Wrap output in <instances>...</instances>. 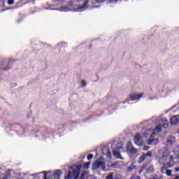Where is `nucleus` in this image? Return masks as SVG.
<instances>
[{
  "label": "nucleus",
  "mask_w": 179,
  "mask_h": 179,
  "mask_svg": "<svg viewBox=\"0 0 179 179\" xmlns=\"http://www.w3.org/2000/svg\"><path fill=\"white\" fill-rule=\"evenodd\" d=\"M80 174V166H73L70 169L67 176L64 177V179H96L93 176L89 175V173L85 171L81 176Z\"/></svg>",
  "instance_id": "obj_1"
},
{
  "label": "nucleus",
  "mask_w": 179,
  "mask_h": 179,
  "mask_svg": "<svg viewBox=\"0 0 179 179\" xmlns=\"http://www.w3.org/2000/svg\"><path fill=\"white\" fill-rule=\"evenodd\" d=\"M162 128H167L169 127V120L166 117L162 118L160 120L159 124L157 125L155 129H147L143 134V138L144 139H150V138H155L159 132H162Z\"/></svg>",
  "instance_id": "obj_2"
},
{
  "label": "nucleus",
  "mask_w": 179,
  "mask_h": 179,
  "mask_svg": "<svg viewBox=\"0 0 179 179\" xmlns=\"http://www.w3.org/2000/svg\"><path fill=\"white\" fill-rule=\"evenodd\" d=\"M44 179H59L62 176V171L61 170H56L54 172H43Z\"/></svg>",
  "instance_id": "obj_3"
},
{
  "label": "nucleus",
  "mask_w": 179,
  "mask_h": 179,
  "mask_svg": "<svg viewBox=\"0 0 179 179\" xmlns=\"http://www.w3.org/2000/svg\"><path fill=\"white\" fill-rule=\"evenodd\" d=\"M112 148L113 149V155L115 156V157H117V159H121V151L122 150V143H118L117 145H113Z\"/></svg>",
  "instance_id": "obj_4"
},
{
  "label": "nucleus",
  "mask_w": 179,
  "mask_h": 179,
  "mask_svg": "<svg viewBox=\"0 0 179 179\" xmlns=\"http://www.w3.org/2000/svg\"><path fill=\"white\" fill-rule=\"evenodd\" d=\"M102 169V170H104L106 169V164L103 161L98 160L93 163L92 164V170H97V169Z\"/></svg>",
  "instance_id": "obj_5"
},
{
  "label": "nucleus",
  "mask_w": 179,
  "mask_h": 179,
  "mask_svg": "<svg viewBox=\"0 0 179 179\" xmlns=\"http://www.w3.org/2000/svg\"><path fill=\"white\" fill-rule=\"evenodd\" d=\"M143 142H145V138L143 136L139 134H136L134 137V143L137 146H142L143 145Z\"/></svg>",
  "instance_id": "obj_6"
},
{
  "label": "nucleus",
  "mask_w": 179,
  "mask_h": 179,
  "mask_svg": "<svg viewBox=\"0 0 179 179\" xmlns=\"http://www.w3.org/2000/svg\"><path fill=\"white\" fill-rule=\"evenodd\" d=\"M170 155V151L169 150H166L164 154H163V156L162 157H161L159 159V162L161 163H163V162H166L167 160H169V155Z\"/></svg>",
  "instance_id": "obj_7"
},
{
  "label": "nucleus",
  "mask_w": 179,
  "mask_h": 179,
  "mask_svg": "<svg viewBox=\"0 0 179 179\" xmlns=\"http://www.w3.org/2000/svg\"><path fill=\"white\" fill-rule=\"evenodd\" d=\"M102 154L109 159L111 158V152H110V148L108 147H104L102 149Z\"/></svg>",
  "instance_id": "obj_8"
},
{
  "label": "nucleus",
  "mask_w": 179,
  "mask_h": 179,
  "mask_svg": "<svg viewBox=\"0 0 179 179\" xmlns=\"http://www.w3.org/2000/svg\"><path fill=\"white\" fill-rule=\"evenodd\" d=\"M143 97V94H138V93H133L130 95L131 100H138L139 99H142Z\"/></svg>",
  "instance_id": "obj_9"
},
{
  "label": "nucleus",
  "mask_w": 179,
  "mask_h": 179,
  "mask_svg": "<svg viewBox=\"0 0 179 179\" xmlns=\"http://www.w3.org/2000/svg\"><path fill=\"white\" fill-rule=\"evenodd\" d=\"M170 159L171 160L169 163L164 164V166L161 169L162 173H164V170H167V169H170V167L173 166V163H171V162L173 161V157L171 156Z\"/></svg>",
  "instance_id": "obj_10"
},
{
  "label": "nucleus",
  "mask_w": 179,
  "mask_h": 179,
  "mask_svg": "<svg viewBox=\"0 0 179 179\" xmlns=\"http://www.w3.org/2000/svg\"><path fill=\"white\" fill-rule=\"evenodd\" d=\"M170 122L171 125H177L179 122V115L172 117L170 120Z\"/></svg>",
  "instance_id": "obj_11"
},
{
  "label": "nucleus",
  "mask_w": 179,
  "mask_h": 179,
  "mask_svg": "<svg viewBox=\"0 0 179 179\" xmlns=\"http://www.w3.org/2000/svg\"><path fill=\"white\" fill-rule=\"evenodd\" d=\"M157 143H159V140H157V138H149L146 141V144L147 145H157Z\"/></svg>",
  "instance_id": "obj_12"
},
{
  "label": "nucleus",
  "mask_w": 179,
  "mask_h": 179,
  "mask_svg": "<svg viewBox=\"0 0 179 179\" xmlns=\"http://www.w3.org/2000/svg\"><path fill=\"white\" fill-rule=\"evenodd\" d=\"M127 150L129 153H136V149L134 148L131 143H129L127 146Z\"/></svg>",
  "instance_id": "obj_13"
},
{
  "label": "nucleus",
  "mask_w": 179,
  "mask_h": 179,
  "mask_svg": "<svg viewBox=\"0 0 179 179\" xmlns=\"http://www.w3.org/2000/svg\"><path fill=\"white\" fill-rule=\"evenodd\" d=\"M87 8V1L83 6L78 7L77 9L74 10V12H83V10H85Z\"/></svg>",
  "instance_id": "obj_14"
},
{
  "label": "nucleus",
  "mask_w": 179,
  "mask_h": 179,
  "mask_svg": "<svg viewBox=\"0 0 179 179\" xmlns=\"http://www.w3.org/2000/svg\"><path fill=\"white\" fill-rule=\"evenodd\" d=\"M176 141V138L173 136H171L167 140V145H171V143H173V142Z\"/></svg>",
  "instance_id": "obj_15"
},
{
  "label": "nucleus",
  "mask_w": 179,
  "mask_h": 179,
  "mask_svg": "<svg viewBox=\"0 0 179 179\" xmlns=\"http://www.w3.org/2000/svg\"><path fill=\"white\" fill-rule=\"evenodd\" d=\"M145 159H146V155L144 154L139 158L138 163H143Z\"/></svg>",
  "instance_id": "obj_16"
},
{
  "label": "nucleus",
  "mask_w": 179,
  "mask_h": 179,
  "mask_svg": "<svg viewBox=\"0 0 179 179\" xmlns=\"http://www.w3.org/2000/svg\"><path fill=\"white\" fill-rule=\"evenodd\" d=\"M135 169V165L132 164L130 166L127 168V171H132Z\"/></svg>",
  "instance_id": "obj_17"
},
{
  "label": "nucleus",
  "mask_w": 179,
  "mask_h": 179,
  "mask_svg": "<svg viewBox=\"0 0 179 179\" xmlns=\"http://www.w3.org/2000/svg\"><path fill=\"white\" fill-rule=\"evenodd\" d=\"M90 167V162H87L83 165L84 169H89Z\"/></svg>",
  "instance_id": "obj_18"
},
{
  "label": "nucleus",
  "mask_w": 179,
  "mask_h": 179,
  "mask_svg": "<svg viewBox=\"0 0 179 179\" xmlns=\"http://www.w3.org/2000/svg\"><path fill=\"white\" fill-rule=\"evenodd\" d=\"M155 170V169L153 168V166H150L148 169V171L149 173H151L152 171H153Z\"/></svg>",
  "instance_id": "obj_19"
},
{
  "label": "nucleus",
  "mask_w": 179,
  "mask_h": 179,
  "mask_svg": "<svg viewBox=\"0 0 179 179\" xmlns=\"http://www.w3.org/2000/svg\"><path fill=\"white\" fill-rule=\"evenodd\" d=\"M166 176H171V170H166Z\"/></svg>",
  "instance_id": "obj_20"
},
{
  "label": "nucleus",
  "mask_w": 179,
  "mask_h": 179,
  "mask_svg": "<svg viewBox=\"0 0 179 179\" xmlns=\"http://www.w3.org/2000/svg\"><path fill=\"white\" fill-rule=\"evenodd\" d=\"M92 159H93V155L90 154V155L87 156V160H92Z\"/></svg>",
  "instance_id": "obj_21"
},
{
  "label": "nucleus",
  "mask_w": 179,
  "mask_h": 179,
  "mask_svg": "<svg viewBox=\"0 0 179 179\" xmlns=\"http://www.w3.org/2000/svg\"><path fill=\"white\" fill-rule=\"evenodd\" d=\"M15 1L13 0H8V5H13Z\"/></svg>",
  "instance_id": "obj_22"
},
{
  "label": "nucleus",
  "mask_w": 179,
  "mask_h": 179,
  "mask_svg": "<svg viewBox=\"0 0 179 179\" xmlns=\"http://www.w3.org/2000/svg\"><path fill=\"white\" fill-rule=\"evenodd\" d=\"M145 155L146 157L147 156H148L149 157H152V152H148L147 154H144Z\"/></svg>",
  "instance_id": "obj_23"
},
{
  "label": "nucleus",
  "mask_w": 179,
  "mask_h": 179,
  "mask_svg": "<svg viewBox=\"0 0 179 179\" xmlns=\"http://www.w3.org/2000/svg\"><path fill=\"white\" fill-rule=\"evenodd\" d=\"M81 85H82V86H83V87H86V81L82 80L81 81Z\"/></svg>",
  "instance_id": "obj_24"
},
{
  "label": "nucleus",
  "mask_w": 179,
  "mask_h": 179,
  "mask_svg": "<svg viewBox=\"0 0 179 179\" xmlns=\"http://www.w3.org/2000/svg\"><path fill=\"white\" fill-rule=\"evenodd\" d=\"M61 10H62L63 12H69V10H68V8L66 7L63 8Z\"/></svg>",
  "instance_id": "obj_25"
},
{
  "label": "nucleus",
  "mask_w": 179,
  "mask_h": 179,
  "mask_svg": "<svg viewBox=\"0 0 179 179\" xmlns=\"http://www.w3.org/2000/svg\"><path fill=\"white\" fill-rule=\"evenodd\" d=\"M106 179H113V173L109 174L107 177Z\"/></svg>",
  "instance_id": "obj_26"
},
{
  "label": "nucleus",
  "mask_w": 179,
  "mask_h": 179,
  "mask_svg": "<svg viewBox=\"0 0 179 179\" xmlns=\"http://www.w3.org/2000/svg\"><path fill=\"white\" fill-rule=\"evenodd\" d=\"M131 179H141L140 176H133Z\"/></svg>",
  "instance_id": "obj_27"
},
{
  "label": "nucleus",
  "mask_w": 179,
  "mask_h": 179,
  "mask_svg": "<svg viewBox=\"0 0 179 179\" xmlns=\"http://www.w3.org/2000/svg\"><path fill=\"white\" fill-rule=\"evenodd\" d=\"M149 149H150V148H149V146H145V147L143 148V150L146 151V150H149Z\"/></svg>",
  "instance_id": "obj_28"
},
{
  "label": "nucleus",
  "mask_w": 179,
  "mask_h": 179,
  "mask_svg": "<svg viewBox=\"0 0 179 179\" xmlns=\"http://www.w3.org/2000/svg\"><path fill=\"white\" fill-rule=\"evenodd\" d=\"M35 179H40L39 173H36L34 175Z\"/></svg>",
  "instance_id": "obj_29"
},
{
  "label": "nucleus",
  "mask_w": 179,
  "mask_h": 179,
  "mask_svg": "<svg viewBox=\"0 0 179 179\" xmlns=\"http://www.w3.org/2000/svg\"><path fill=\"white\" fill-rule=\"evenodd\" d=\"M116 2H118V0H110V3H115Z\"/></svg>",
  "instance_id": "obj_30"
},
{
  "label": "nucleus",
  "mask_w": 179,
  "mask_h": 179,
  "mask_svg": "<svg viewBox=\"0 0 179 179\" xmlns=\"http://www.w3.org/2000/svg\"><path fill=\"white\" fill-rule=\"evenodd\" d=\"M106 0H96V2H98V3H101V2H104Z\"/></svg>",
  "instance_id": "obj_31"
},
{
  "label": "nucleus",
  "mask_w": 179,
  "mask_h": 179,
  "mask_svg": "<svg viewBox=\"0 0 179 179\" xmlns=\"http://www.w3.org/2000/svg\"><path fill=\"white\" fill-rule=\"evenodd\" d=\"M142 171H143V169H141L139 172V174H141L142 173Z\"/></svg>",
  "instance_id": "obj_32"
},
{
  "label": "nucleus",
  "mask_w": 179,
  "mask_h": 179,
  "mask_svg": "<svg viewBox=\"0 0 179 179\" xmlns=\"http://www.w3.org/2000/svg\"><path fill=\"white\" fill-rule=\"evenodd\" d=\"M176 171H178L179 169H178V168H176Z\"/></svg>",
  "instance_id": "obj_33"
},
{
  "label": "nucleus",
  "mask_w": 179,
  "mask_h": 179,
  "mask_svg": "<svg viewBox=\"0 0 179 179\" xmlns=\"http://www.w3.org/2000/svg\"><path fill=\"white\" fill-rule=\"evenodd\" d=\"M177 179H179V176L177 178Z\"/></svg>",
  "instance_id": "obj_34"
}]
</instances>
